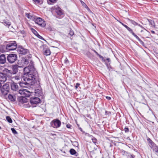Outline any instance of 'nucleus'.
Returning <instances> with one entry per match:
<instances>
[{
    "label": "nucleus",
    "instance_id": "nucleus-1",
    "mask_svg": "<svg viewBox=\"0 0 158 158\" xmlns=\"http://www.w3.org/2000/svg\"><path fill=\"white\" fill-rule=\"evenodd\" d=\"M37 73V71L35 73H26L23 74L22 79L24 81H27L31 85H32V82L35 80L36 75Z\"/></svg>",
    "mask_w": 158,
    "mask_h": 158
},
{
    "label": "nucleus",
    "instance_id": "nucleus-52",
    "mask_svg": "<svg viewBox=\"0 0 158 158\" xmlns=\"http://www.w3.org/2000/svg\"><path fill=\"white\" fill-rule=\"evenodd\" d=\"M106 60L108 62H110V58H107L106 59Z\"/></svg>",
    "mask_w": 158,
    "mask_h": 158
},
{
    "label": "nucleus",
    "instance_id": "nucleus-15",
    "mask_svg": "<svg viewBox=\"0 0 158 158\" xmlns=\"http://www.w3.org/2000/svg\"><path fill=\"white\" fill-rule=\"evenodd\" d=\"M23 67L22 66H20L17 64L12 65L11 66L12 74L14 75L16 74L18 71V68Z\"/></svg>",
    "mask_w": 158,
    "mask_h": 158
},
{
    "label": "nucleus",
    "instance_id": "nucleus-8",
    "mask_svg": "<svg viewBox=\"0 0 158 158\" xmlns=\"http://www.w3.org/2000/svg\"><path fill=\"white\" fill-rule=\"evenodd\" d=\"M53 10L57 15V18L60 19L63 17L64 11L58 6H55L53 7Z\"/></svg>",
    "mask_w": 158,
    "mask_h": 158
},
{
    "label": "nucleus",
    "instance_id": "nucleus-21",
    "mask_svg": "<svg viewBox=\"0 0 158 158\" xmlns=\"http://www.w3.org/2000/svg\"><path fill=\"white\" fill-rule=\"evenodd\" d=\"M0 51L2 52H8L6 44V45H2L0 46Z\"/></svg>",
    "mask_w": 158,
    "mask_h": 158
},
{
    "label": "nucleus",
    "instance_id": "nucleus-54",
    "mask_svg": "<svg viewBox=\"0 0 158 158\" xmlns=\"http://www.w3.org/2000/svg\"><path fill=\"white\" fill-rule=\"evenodd\" d=\"M107 113H110V112H108L107 111H105V114L106 115L108 114Z\"/></svg>",
    "mask_w": 158,
    "mask_h": 158
},
{
    "label": "nucleus",
    "instance_id": "nucleus-28",
    "mask_svg": "<svg viewBox=\"0 0 158 158\" xmlns=\"http://www.w3.org/2000/svg\"><path fill=\"white\" fill-rule=\"evenodd\" d=\"M35 95L38 97H40L41 95L42 91L39 89H35Z\"/></svg>",
    "mask_w": 158,
    "mask_h": 158
},
{
    "label": "nucleus",
    "instance_id": "nucleus-12",
    "mask_svg": "<svg viewBox=\"0 0 158 158\" xmlns=\"http://www.w3.org/2000/svg\"><path fill=\"white\" fill-rule=\"evenodd\" d=\"M34 21L36 23L40 26L42 27H44L46 25L44 21L40 18H37L36 16Z\"/></svg>",
    "mask_w": 158,
    "mask_h": 158
},
{
    "label": "nucleus",
    "instance_id": "nucleus-51",
    "mask_svg": "<svg viewBox=\"0 0 158 158\" xmlns=\"http://www.w3.org/2000/svg\"><path fill=\"white\" fill-rule=\"evenodd\" d=\"M106 99H107L108 100H110L111 99V98L110 97L106 96Z\"/></svg>",
    "mask_w": 158,
    "mask_h": 158
},
{
    "label": "nucleus",
    "instance_id": "nucleus-23",
    "mask_svg": "<svg viewBox=\"0 0 158 158\" xmlns=\"http://www.w3.org/2000/svg\"><path fill=\"white\" fill-rule=\"evenodd\" d=\"M20 86L21 87H26V85L27 84L31 85L27 81L19 82Z\"/></svg>",
    "mask_w": 158,
    "mask_h": 158
},
{
    "label": "nucleus",
    "instance_id": "nucleus-2",
    "mask_svg": "<svg viewBox=\"0 0 158 158\" xmlns=\"http://www.w3.org/2000/svg\"><path fill=\"white\" fill-rule=\"evenodd\" d=\"M123 26L125 27L128 31L131 33L132 35L139 41L140 43L142 44L143 46H144L145 44L144 42L139 38V37L136 35L133 31L127 25H125L123 23L121 22L120 21H118Z\"/></svg>",
    "mask_w": 158,
    "mask_h": 158
},
{
    "label": "nucleus",
    "instance_id": "nucleus-6",
    "mask_svg": "<svg viewBox=\"0 0 158 158\" xmlns=\"http://www.w3.org/2000/svg\"><path fill=\"white\" fill-rule=\"evenodd\" d=\"M24 74L32 73L36 72V70L34 65H29L28 66L26 67L23 69Z\"/></svg>",
    "mask_w": 158,
    "mask_h": 158
},
{
    "label": "nucleus",
    "instance_id": "nucleus-10",
    "mask_svg": "<svg viewBox=\"0 0 158 158\" xmlns=\"http://www.w3.org/2000/svg\"><path fill=\"white\" fill-rule=\"evenodd\" d=\"M61 123V121L58 119H54L51 122V126L53 128H56L60 127Z\"/></svg>",
    "mask_w": 158,
    "mask_h": 158
},
{
    "label": "nucleus",
    "instance_id": "nucleus-57",
    "mask_svg": "<svg viewBox=\"0 0 158 158\" xmlns=\"http://www.w3.org/2000/svg\"><path fill=\"white\" fill-rule=\"evenodd\" d=\"M109 146L110 147H112V145L111 144V143H109Z\"/></svg>",
    "mask_w": 158,
    "mask_h": 158
},
{
    "label": "nucleus",
    "instance_id": "nucleus-7",
    "mask_svg": "<svg viewBox=\"0 0 158 158\" xmlns=\"http://www.w3.org/2000/svg\"><path fill=\"white\" fill-rule=\"evenodd\" d=\"M17 56L16 54H10L8 55L7 57V60L10 64L14 63L17 60Z\"/></svg>",
    "mask_w": 158,
    "mask_h": 158
},
{
    "label": "nucleus",
    "instance_id": "nucleus-24",
    "mask_svg": "<svg viewBox=\"0 0 158 158\" xmlns=\"http://www.w3.org/2000/svg\"><path fill=\"white\" fill-rule=\"evenodd\" d=\"M70 154L71 155H75L76 156H78V153L76 152V150L73 148H71L69 150Z\"/></svg>",
    "mask_w": 158,
    "mask_h": 158
},
{
    "label": "nucleus",
    "instance_id": "nucleus-55",
    "mask_svg": "<svg viewBox=\"0 0 158 158\" xmlns=\"http://www.w3.org/2000/svg\"><path fill=\"white\" fill-rule=\"evenodd\" d=\"M151 32L152 34H155V32L154 31L151 30Z\"/></svg>",
    "mask_w": 158,
    "mask_h": 158
},
{
    "label": "nucleus",
    "instance_id": "nucleus-11",
    "mask_svg": "<svg viewBox=\"0 0 158 158\" xmlns=\"http://www.w3.org/2000/svg\"><path fill=\"white\" fill-rule=\"evenodd\" d=\"M17 49V52L20 54L25 55L29 52V50L28 49L24 48L22 46H18Z\"/></svg>",
    "mask_w": 158,
    "mask_h": 158
},
{
    "label": "nucleus",
    "instance_id": "nucleus-58",
    "mask_svg": "<svg viewBox=\"0 0 158 158\" xmlns=\"http://www.w3.org/2000/svg\"><path fill=\"white\" fill-rule=\"evenodd\" d=\"M111 141V142H112L113 143H113V142L112 141Z\"/></svg>",
    "mask_w": 158,
    "mask_h": 158
},
{
    "label": "nucleus",
    "instance_id": "nucleus-35",
    "mask_svg": "<svg viewBox=\"0 0 158 158\" xmlns=\"http://www.w3.org/2000/svg\"><path fill=\"white\" fill-rule=\"evenodd\" d=\"M47 1L49 4V2L50 3V4H51L52 3H56L57 1V0H47Z\"/></svg>",
    "mask_w": 158,
    "mask_h": 158
},
{
    "label": "nucleus",
    "instance_id": "nucleus-26",
    "mask_svg": "<svg viewBox=\"0 0 158 158\" xmlns=\"http://www.w3.org/2000/svg\"><path fill=\"white\" fill-rule=\"evenodd\" d=\"M8 99L11 102H14L15 100L16 97L15 95L9 94L8 95Z\"/></svg>",
    "mask_w": 158,
    "mask_h": 158
},
{
    "label": "nucleus",
    "instance_id": "nucleus-17",
    "mask_svg": "<svg viewBox=\"0 0 158 158\" xmlns=\"http://www.w3.org/2000/svg\"><path fill=\"white\" fill-rule=\"evenodd\" d=\"M11 89L13 91H17L19 89V86L18 84L13 81L10 84Z\"/></svg>",
    "mask_w": 158,
    "mask_h": 158
},
{
    "label": "nucleus",
    "instance_id": "nucleus-3",
    "mask_svg": "<svg viewBox=\"0 0 158 158\" xmlns=\"http://www.w3.org/2000/svg\"><path fill=\"white\" fill-rule=\"evenodd\" d=\"M7 47L8 51L15 50L17 48V44L15 41L7 42Z\"/></svg>",
    "mask_w": 158,
    "mask_h": 158
},
{
    "label": "nucleus",
    "instance_id": "nucleus-14",
    "mask_svg": "<svg viewBox=\"0 0 158 158\" xmlns=\"http://www.w3.org/2000/svg\"><path fill=\"white\" fill-rule=\"evenodd\" d=\"M19 93L21 95L24 96V97H28L31 95V93L27 90L22 89L19 90Z\"/></svg>",
    "mask_w": 158,
    "mask_h": 158
},
{
    "label": "nucleus",
    "instance_id": "nucleus-50",
    "mask_svg": "<svg viewBox=\"0 0 158 158\" xmlns=\"http://www.w3.org/2000/svg\"><path fill=\"white\" fill-rule=\"evenodd\" d=\"M92 50L96 53L97 55H98V53L94 49H92Z\"/></svg>",
    "mask_w": 158,
    "mask_h": 158
},
{
    "label": "nucleus",
    "instance_id": "nucleus-41",
    "mask_svg": "<svg viewBox=\"0 0 158 158\" xmlns=\"http://www.w3.org/2000/svg\"><path fill=\"white\" fill-rule=\"evenodd\" d=\"M81 3H82V5L84 6L85 7V8H87L89 9V8H88V6L86 5L85 4V3L84 2H83V1H81Z\"/></svg>",
    "mask_w": 158,
    "mask_h": 158
},
{
    "label": "nucleus",
    "instance_id": "nucleus-25",
    "mask_svg": "<svg viewBox=\"0 0 158 158\" xmlns=\"http://www.w3.org/2000/svg\"><path fill=\"white\" fill-rule=\"evenodd\" d=\"M26 16L28 18L33 20H34L36 17V16L31 15V14L30 13H26Z\"/></svg>",
    "mask_w": 158,
    "mask_h": 158
},
{
    "label": "nucleus",
    "instance_id": "nucleus-30",
    "mask_svg": "<svg viewBox=\"0 0 158 158\" xmlns=\"http://www.w3.org/2000/svg\"><path fill=\"white\" fill-rule=\"evenodd\" d=\"M36 4H41L43 3V0H33Z\"/></svg>",
    "mask_w": 158,
    "mask_h": 158
},
{
    "label": "nucleus",
    "instance_id": "nucleus-16",
    "mask_svg": "<svg viewBox=\"0 0 158 158\" xmlns=\"http://www.w3.org/2000/svg\"><path fill=\"white\" fill-rule=\"evenodd\" d=\"M7 76L5 73H0V82L2 83H3L7 80Z\"/></svg>",
    "mask_w": 158,
    "mask_h": 158
},
{
    "label": "nucleus",
    "instance_id": "nucleus-36",
    "mask_svg": "<svg viewBox=\"0 0 158 158\" xmlns=\"http://www.w3.org/2000/svg\"><path fill=\"white\" fill-rule=\"evenodd\" d=\"M37 36V37L39 39H40L41 40H44L45 41H46V40H44V39L41 35H40L38 33H37V34H36V35H35Z\"/></svg>",
    "mask_w": 158,
    "mask_h": 158
},
{
    "label": "nucleus",
    "instance_id": "nucleus-5",
    "mask_svg": "<svg viewBox=\"0 0 158 158\" xmlns=\"http://www.w3.org/2000/svg\"><path fill=\"white\" fill-rule=\"evenodd\" d=\"M30 101L32 107H35L41 102L40 99L36 97H31L30 99Z\"/></svg>",
    "mask_w": 158,
    "mask_h": 158
},
{
    "label": "nucleus",
    "instance_id": "nucleus-27",
    "mask_svg": "<svg viewBox=\"0 0 158 158\" xmlns=\"http://www.w3.org/2000/svg\"><path fill=\"white\" fill-rule=\"evenodd\" d=\"M4 25L8 27L10 26L11 23L7 19L5 20L3 22Z\"/></svg>",
    "mask_w": 158,
    "mask_h": 158
},
{
    "label": "nucleus",
    "instance_id": "nucleus-4",
    "mask_svg": "<svg viewBox=\"0 0 158 158\" xmlns=\"http://www.w3.org/2000/svg\"><path fill=\"white\" fill-rule=\"evenodd\" d=\"M9 83L7 82L4 84L1 88V94L5 96L9 93L10 90Z\"/></svg>",
    "mask_w": 158,
    "mask_h": 158
},
{
    "label": "nucleus",
    "instance_id": "nucleus-34",
    "mask_svg": "<svg viewBox=\"0 0 158 158\" xmlns=\"http://www.w3.org/2000/svg\"><path fill=\"white\" fill-rule=\"evenodd\" d=\"M6 118L7 121L10 123H12V121L10 117L9 116H7L6 117Z\"/></svg>",
    "mask_w": 158,
    "mask_h": 158
},
{
    "label": "nucleus",
    "instance_id": "nucleus-13",
    "mask_svg": "<svg viewBox=\"0 0 158 158\" xmlns=\"http://www.w3.org/2000/svg\"><path fill=\"white\" fill-rule=\"evenodd\" d=\"M31 57V55L30 54L27 56L25 60H23L24 64L25 65H27L30 63L29 65H34V62L32 60Z\"/></svg>",
    "mask_w": 158,
    "mask_h": 158
},
{
    "label": "nucleus",
    "instance_id": "nucleus-48",
    "mask_svg": "<svg viewBox=\"0 0 158 158\" xmlns=\"http://www.w3.org/2000/svg\"><path fill=\"white\" fill-rule=\"evenodd\" d=\"M138 26L139 27H140L142 28L145 29L141 25H140V24H138Z\"/></svg>",
    "mask_w": 158,
    "mask_h": 158
},
{
    "label": "nucleus",
    "instance_id": "nucleus-32",
    "mask_svg": "<svg viewBox=\"0 0 158 158\" xmlns=\"http://www.w3.org/2000/svg\"><path fill=\"white\" fill-rule=\"evenodd\" d=\"M148 21L149 23V24L152 27H155V23L154 21L151 19H148Z\"/></svg>",
    "mask_w": 158,
    "mask_h": 158
},
{
    "label": "nucleus",
    "instance_id": "nucleus-22",
    "mask_svg": "<svg viewBox=\"0 0 158 158\" xmlns=\"http://www.w3.org/2000/svg\"><path fill=\"white\" fill-rule=\"evenodd\" d=\"M4 73H5L7 75V77H9L10 75H12V71L11 70H10L6 68H5L3 70Z\"/></svg>",
    "mask_w": 158,
    "mask_h": 158
},
{
    "label": "nucleus",
    "instance_id": "nucleus-31",
    "mask_svg": "<svg viewBox=\"0 0 158 158\" xmlns=\"http://www.w3.org/2000/svg\"><path fill=\"white\" fill-rule=\"evenodd\" d=\"M120 152L123 155L127 156L128 152H126L123 150H121Z\"/></svg>",
    "mask_w": 158,
    "mask_h": 158
},
{
    "label": "nucleus",
    "instance_id": "nucleus-29",
    "mask_svg": "<svg viewBox=\"0 0 158 158\" xmlns=\"http://www.w3.org/2000/svg\"><path fill=\"white\" fill-rule=\"evenodd\" d=\"M127 20H129V21L131 22V23L134 25V26H138V23H136V22L134 21L133 20H132V19H130L129 18L127 19Z\"/></svg>",
    "mask_w": 158,
    "mask_h": 158
},
{
    "label": "nucleus",
    "instance_id": "nucleus-44",
    "mask_svg": "<svg viewBox=\"0 0 158 158\" xmlns=\"http://www.w3.org/2000/svg\"><path fill=\"white\" fill-rule=\"evenodd\" d=\"M66 127L68 128H71L72 127V125L69 123H68L66 125Z\"/></svg>",
    "mask_w": 158,
    "mask_h": 158
},
{
    "label": "nucleus",
    "instance_id": "nucleus-20",
    "mask_svg": "<svg viewBox=\"0 0 158 158\" xmlns=\"http://www.w3.org/2000/svg\"><path fill=\"white\" fill-rule=\"evenodd\" d=\"M6 61L5 55L2 54L0 56V63L1 64H5Z\"/></svg>",
    "mask_w": 158,
    "mask_h": 158
},
{
    "label": "nucleus",
    "instance_id": "nucleus-40",
    "mask_svg": "<svg viewBox=\"0 0 158 158\" xmlns=\"http://www.w3.org/2000/svg\"><path fill=\"white\" fill-rule=\"evenodd\" d=\"M64 63L66 65L68 64L69 63V61L66 57L64 60Z\"/></svg>",
    "mask_w": 158,
    "mask_h": 158
},
{
    "label": "nucleus",
    "instance_id": "nucleus-18",
    "mask_svg": "<svg viewBox=\"0 0 158 158\" xmlns=\"http://www.w3.org/2000/svg\"><path fill=\"white\" fill-rule=\"evenodd\" d=\"M46 45H44L43 47L44 48L43 49V52L44 54L46 56L50 55L51 54V51L49 48H46Z\"/></svg>",
    "mask_w": 158,
    "mask_h": 158
},
{
    "label": "nucleus",
    "instance_id": "nucleus-45",
    "mask_svg": "<svg viewBox=\"0 0 158 158\" xmlns=\"http://www.w3.org/2000/svg\"><path fill=\"white\" fill-rule=\"evenodd\" d=\"M80 84L79 83H77L76 84V85L75 86V88L76 89H77V88L80 85Z\"/></svg>",
    "mask_w": 158,
    "mask_h": 158
},
{
    "label": "nucleus",
    "instance_id": "nucleus-49",
    "mask_svg": "<svg viewBox=\"0 0 158 158\" xmlns=\"http://www.w3.org/2000/svg\"><path fill=\"white\" fill-rule=\"evenodd\" d=\"M20 32L21 33L23 34H24L25 33V32L24 30L21 31Z\"/></svg>",
    "mask_w": 158,
    "mask_h": 158
},
{
    "label": "nucleus",
    "instance_id": "nucleus-42",
    "mask_svg": "<svg viewBox=\"0 0 158 158\" xmlns=\"http://www.w3.org/2000/svg\"><path fill=\"white\" fill-rule=\"evenodd\" d=\"M124 131L126 133H127L129 132V129L127 127H125Z\"/></svg>",
    "mask_w": 158,
    "mask_h": 158
},
{
    "label": "nucleus",
    "instance_id": "nucleus-56",
    "mask_svg": "<svg viewBox=\"0 0 158 158\" xmlns=\"http://www.w3.org/2000/svg\"><path fill=\"white\" fill-rule=\"evenodd\" d=\"M79 129L81 131H82V129L81 128L79 127Z\"/></svg>",
    "mask_w": 158,
    "mask_h": 158
},
{
    "label": "nucleus",
    "instance_id": "nucleus-43",
    "mask_svg": "<svg viewBox=\"0 0 158 158\" xmlns=\"http://www.w3.org/2000/svg\"><path fill=\"white\" fill-rule=\"evenodd\" d=\"M31 30L32 32L34 34V35H36V34H37L38 32L35 29L32 28Z\"/></svg>",
    "mask_w": 158,
    "mask_h": 158
},
{
    "label": "nucleus",
    "instance_id": "nucleus-9",
    "mask_svg": "<svg viewBox=\"0 0 158 158\" xmlns=\"http://www.w3.org/2000/svg\"><path fill=\"white\" fill-rule=\"evenodd\" d=\"M147 140L149 143V146L156 153L158 152V146L153 142L150 138H148L147 139Z\"/></svg>",
    "mask_w": 158,
    "mask_h": 158
},
{
    "label": "nucleus",
    "instance_id": "nucleus-33",
    "mask_svg": "<svg viewBox=\"0 0 158 158\" xmlns=\"http://www.w3.org/2000/svg\"><path fill=\"white\" fill-rule=\"evenodd\" d=\"M126 156L127 158H135V156L134 155L131 154L129 152Z\"/></svg>",
    "mask_w": 158,
    "mask_h": 158
},
{
    "label": "nucleus",
    "instance_id": "nucleus-47",
    "mask_svg": "<svg viewBox=\"0 0 158 158\" xmlns=\"http://www.w3.org/2000/svg\"><path fill=\"white\" fill-rule=\"evenodd\" d=\"M19 76H16L15 77V78L16 80H18L19 79Z\"/></svg>",
    "mask_w": 158,
    "mask_h": 158
},
{
    "label": "nucleus",
    "instance_id": "nucleus-19",
    "mask_svg": "<svg viewBox=\"0 0 158 158\" xmlns=\"http://www.w3.org/2000/svg\"><path fill=\"white\" fill-rule=\"evenodd\" d=\"M18 100L19 102L22 103H26L27 102V99L24 97H20L18 98Z\"/></svg>",
    "mask_w": 158,
    "mask_h": 158
},
{
    "label": "nucleus",
    "instance_id": "nucleus-59",
    "mask_svg": "<svg viewBox=\"0 0 158 158\" xmlns=\"http://www.w3.org/2000/svg\"><path fill=\"white\" fill-rule=\"evenodd\" d=\"M1 129V127H0V129Z\"/></svg>",
    "mask_w": 158,
    "mask_h": 158
},
{
    "label": "nucleus",
    "instance_id": "nucleus-53",
    "mask_svg": "<svg viewBox=\"0 0 158 158\" xmlns=\"http://www.w3.org/2000/svg\"><path fill=\"white\" fill-rule=\"evenodd\" d=\"M2 85L1 84V83L0 82V94H1V88L2 87Z\"/></svg>",
    "mask_w": 158,
    "mask_h": 158
},
{
    "label": "nucleus",
    "instance_id": "nucleus-38",
    "mask_svg": "<svg viewBox=\"0 0 158 158\" xmlns=\"http://www.w3.org/2000/svg\"><path fill=\"white\" fill-rule=\"evenodd\" d=\"M92 142H93V143L95 144V145H96V143H97V139L94 138V137H93V138H92Z\"/></svg>",
    "mask_w": 158,
    "mask_h": 158
},
{
    "label": "nucleus",
    "instance_id": "nucleus-46",
    "mask_svg": "<svg viewBox=\"0 0 158 158\" xmlns=\"http://www.w3.org/2000/svg\"><path fill=\"white\" fill-rule=\"evenodd\" d=\"M97 56H98V57L99 58H102V60H103L104 58H103V57L102 56H101V55L99 54H98V55H97Z\"/></svg>",
    "mask_w": 158,
    "mask_h": 158
},
{
    "label": "nucleus",
    "instance_id": "nucleus-37",
    "mask_svg": "<svg viewBox=\"0 0 158 158\" xmlns=\"http://www.w3.org/2000/svg\"><path fill=\"white\" fill-rule=\"evenodd\" d=\"M11 130L14 134H18V132L14 128H11Z\"/></svg>",
    "mask_w": 158,
    "mask_h": 158
},
{
    "label": "nucleus",
    "instance_id": "nucleus-39",
    "mask_svg": "<svg viewBox=\"0 0 158 158\" xmlns=\"http://www.w3.org/2000/svg\"><path fill=\"white\" fill-rule=\"evenodd\" d=\"M69 34L71 36H73L74 34L73 31L72 29H70L69 31Z\"/></svg>",
    "mask_w": 158,
    "mask_h": 158
}]
</instances>
